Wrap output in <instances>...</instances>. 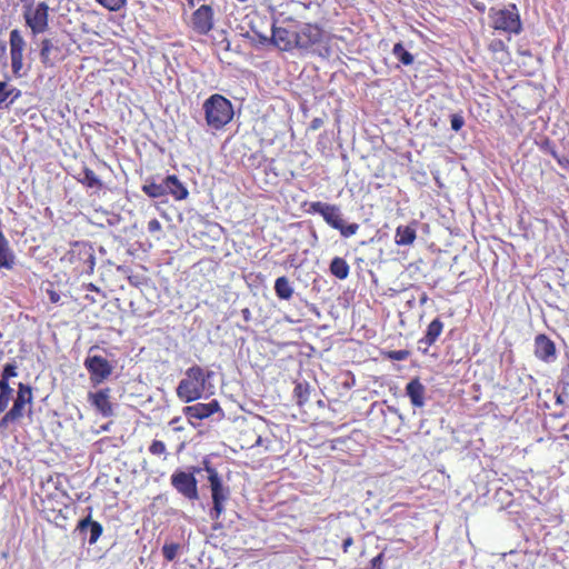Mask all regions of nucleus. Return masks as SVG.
<instances>
[{
    "instance_id": "nucleus-10",
    "label": "nucleus",
    "mask_w": 569,
    "mask_h": 569,
    "mask_svg": "<svg viewBox=\"0 0 569 569\" xmlns=\"http://www.w3.org/2000/svg\"><path fill=\"white\" fill-rule=\"evenodd\" d=\"M297 49L309 50L315 46H319L323 39V31L317 23L298 24L297 29Z\"/></svg>"
},
{
    "instance_id": "nucleus-26",
    "label": "nucleus",
    "mask_w": 569,
    "mask_h": 569,
    "mask_svg": "<svg viewBox=\"0 0 569 569\" xmlns=\"http://www.w3.org/2000/svg\"><path fill=\"white\" fill-rule=\"evenodd\" d=\"M488 50L497 56V60L500 61V63H506L510 60L508 47H506L505 42L500 39L489 41Z\"/></svg>"
},
{
    "instance_id": "nucleus-15",
    "label": "nucleus",
    "mask_w": 569,
    "mask_h": 569,
    "mask_svg": "<svg viewBox=\"0 0 569 569\" xmlns=\"http://www.w3.org/2000/svg\"><path fill=\"white\" fill-rule=\"evenodd\" d=\"M272 44L282 52L296 49V31L284 27H272Z\"/></svg>"
},
{
    "instance_id": "nucleus-6",
    "label": "nucleus",
    "mask_w": 569,
    "mask_h": 569,
    "mask_svg": "<svg viewBox=\"0 0 569 569\" xmlns=\"http://www.w3.org/2000/svg\"><path fill=\"white\" fill-rule=\"evenodd\" d=\"M489 26L495 31L507 34H518L522 31V22H520L519 10L515 4L503 9H489Z\"/></svg>"
},
{
    "instance_id": "nucleus-33",
    "label": "nucleus",
    "mask_w": 569,
    "mask_h": 569,
    "mask_svg": "<svg viewBox=\"0 0 569 569\" xmlns=\"http://www.w3.org/2000/svg\"><path fill=\"white\" fill-rule=\"evenodd\" d=\"M386 359L395 360V361H405L408 357H410V351L407 349L393 350V351H385L382 353Z\"/></svg>"
},
{
    "instance_id": "nucleus-42",
    "label": "nucleus",
    "mask_w": 569,
    "mask_h": 569,
    "mask_svg": "<svg viewBox=\"0 0 569 569\" xmlns=\"http://www.w3.org/2000/svg\"><path fill=\"white\" fill-rule=\"evenodd\" d=\"M48 292L49 302L57 305L59 302V293L53 289L46 290Z\"/></svg>"
},
{
    "instance_id": "nucleus-17",
    "label": "nucleus",
    "mask_w": 569,
    "mask_h": 569,
    "mask_svg": "<svg viewBox=\"0 0 569 569\" xmlns=\"http://www.w3.org/2000/svg\"><path fill=\"white\" fill-rule=\"evenodd\" d=\"M161 184H163L164 189H167V192H169L173 200L181 201L189 194L186 187L180 182L176 174L167 176Z\"/></svg>"
},
{
    "instance_id": "nucleus-51",
    "label": "nucleus",
    "mask_w": 569,
    "mask_h": 569,
    "mask_svg": "<svg viewBox=\"0 0 569 569\" xmlns=\"http://www.w3.org/2000/svg\"><path fill=\"white\" fill-rule=\"evenodd\" d=\"M186 2H188V6H190V7L194 6V0H186Z\"/></svg>"
},
{
    "instance_id": "nucleus-25",
    "label": "nucleus",
    "mask_w": 569,
    "mask_h": 569,
    "mask_svg": "<svg viewBox=\"0 0 569 569\" xmlns=\"http://www.w3.org/2000/svg\"><path fill=\"white\" fill-rule=\"evenodd\" d=\"M78 182L86 187L87 189L101 190L103 189V183L101 180L94 174V172L87 168L82 167L81 174L78 176Z\"/></svg>"
},
{
    "instance_id": "nucleus-41",
    "label": "nucleus",
    "mask_w": 569,
    "mask_h": 569,
    "mask_svg": "<svg viewBox=\"0 0 569 569\" xmlns=\"http://www.w3.org/2000/svg\"><path fill=\"white\" fill-rule=\"evenodd\" d=\"M322 127V118H315L310 120L309 129L310 131H317Z\"/></svg>"
},
{
    "instance_id": "nucleus-54",
    "label": "nucleus",
    "mask_w": 569,
    "mask_h": 569,
    "mask_svg": "<svg viewBox=\"0 0 569 569\" xmlns=\"http://www.w3.org/2000/svg\"><path fill=\"white\" fill-rule=\"evenodd\" d=\"M237 1H239V2H244V1H247V0H237Z\"/></svg>"
},
{
    "instance_id": "nucleus-52",
    "label": "nucleus",
    "mask_w": 569,
    "mask_h": 569,
    "mask_svg": "<svg viewBox=\"0 0 569 569\" xmlns=\"http://www.w3.org/2000/svg\"><path fill=\"white\" fill-rule=\"evenodd\" d=\"M173 431H182V428L181 427H176V428H173Z\"/></svg>"
},
{
    "instance_id": "nucleus-49",
    "label": "nucleus",
    "mask_w": 569,
    "mask_h": 569,
    "mask_svg": "<svg viewBox=\"0 0 569 569\" xmlns=\"http://www.w3.org/2000/svg\"><path fill=\"white\" fill-rule=\"evenodd\" d=\"M549 152H551L552 158H560L559 154H557L555 149L551 148V150H549Z\"/></svg>"
},
{
    "instance_id": "nucleus-9",
    "label": "nucleus",
    "mask_w": 569,
    "mask_h": 569,
    "mask_svg": "<svg viewBox=\"0 0 569 569\" xmlns=\"http://www.w3.org/2000/svg\"><path fill=\"white\" fill-rule=\"evenodd\" d=\"M84 368L90 373V383L93 387L103 383L112 375V365L102 356H88Z\"/></svg>"
},
{
    "instance_id": "nucleus-16",
    "label": "nucleus",
    "mask_w": 569,
    "mask_h": 569,
    "mask_svg": "<svg viewBox=\"0 0 569 569\" xmlns=\"http://www.w3.org/2000/svg\"><path fill=\"white\" fill-rule=\"evenodd\" d=\"M535 357L542 362H551L556 358V345L545 333L535 336Z\"/></svg>"
},
{
    "instance_id": "nucleus-47",
    "label": "nucleus",
    "mask_w": 569,
    "mask_h": 569,
    "mask_svg": "<svg viewBox=\"0 0 569 569\" xmlns=\"http://www.w3.org/2000/svg\"><path fill=\"white\" fill-rule=\"evenodd\" d=\"M263 442L264 440H262L261 436H258V438H256L254 446L262 447L264 445Z\"/></svg>"
},
{
    "instance_id": "nucleus-1",
    "label": "nucleus",
    "mask_w": 569,
    "mask_h": 569,
    "mask_svg": "<svg viewBox=\"0 0 569 569\" xmlns=\"http://www.w3.org/2000/svg\"><path fill=\"white\" fill-rule=\"evenodd\" d=\"M13 389L10 386H0V432L19 421L24 416L26 406L33 402V389L30 385L18 383L16 398L12 399Z\"/></svg>"
},
{
    "instance_id": "nucleus-50",
    "label": "nucleus",
    "mask_w": 569,
    "mask_h": 569,
    "mask_svg": "<svg viewBox=\"0 0 569 569\" xmlns=\"http://www.w3.org/2000/svg\"><path fill=\"white\" fill-rule=\"evenodd\" d=\"M427 299H428V297L426 296V293H425V295H422V297H421V305H423V303L426 302V300H427Z\"/></svg>"
},
{
    "instance_id": "nucleus-2",
    "label": "nucleus",
    "mask_w": 569,
    "mask_h": 569,
    "mask_svg": "<svg viewBox=\"0 0 569 569\" xmlns=\"http://www.w3.org/2000/svg\"><path fill=\"white\" fill-rule=\"evenodd\" d=\"M307 209L306 212L309 214H319L322 220L330 226L331 229L338 230L340 236L343 238H350L356 234L359 229V224L356 222L346 224L343 219L341 218L340 208L336 204L322 202V201H312L306 202Z\"/></svg>"
},
{
    "instance_id": "nucleus-4",
    "label": "nucleus",
    "mask_w": 569,
    "mask_h": 569,
    "mask_svg": "<svg viewBox=\"0 0 569 569\" xmlns=\"http://www.w3.org/2000/svg\"><path fill=\"white\" fill-rule=\"evenodd\" d=\"M203 114H206L207 127L219 131L223 129L232 119V104L226 97L214 93L207 98L202 104Z\"/></svg>"
},
{
    "instance_id": "nucleus-27",
    "label": "nucleus",
    "mask_w": 569,
    "mask_h": 569,
    "mask_svg": "<svg viewBox=\"0 0 569 569\" xmlns=\"http://www.w3.org/2000/svg\"><path fill=\"white\" fill-rule=\"evenodd\" d=\"M273 291L281 300H289L292 298V286H290L289 279L286 276H281L273 282Z\"/></svg>"
},
{
    "instance_id": "nucleus-18",
    "label": "nucleus",
    "mask_w": 569,
    "mask_h": 569,
    "mask_svg": "<svg viewBox=\"0 0 569 569\" xmlns=\"http://www.w3.org/2000/svg\"><path fill=\"white\" fill-rule=\"evenodd\" d=\"M416 224L417 222L413 221L407 226H398L397 230H395V244L398 247H409L413 244L417 238V231L415 230Z\"/></svg>"
},
{
    "instance_id": "nucleus-23",
    "label": "nucleus",
    "mask_w": 569,
    "mask_h": 569,
    "mask_svg": "<svg viewBox=\"0 0 569 569\" xmlns=\"http://www.w3.org/2000/svg\"><path fill=\"white\" fill-rule=\"evenodd\" d=\"M13 266V254L9 247V241L3 236V231H1V221H0V269L11 270Z\"/></svg>"
},
{
    "instance_id": "nucleus-12",
    "label": "nucleus",
    "mask_w": 569,
    "mask_h": 569,
    "mask_svg": "<svg viewBox=\"0 0 569 569\" xmlns=\"http://www.w3.org/2000/svg\"><path fill=\"white\" fill-rule=\"evenodd\" d=\"M191 29L198 36H207L213 29V10L210 4H202L191 13Z\"/></svg>"
},
{
    "instance_id": "nucleus-38",
    "label": "nucleus",
    "mask_w": 569,
    "mask_h": 569,
    "mask_svg": "<svg viewBox=\"0 0 569 569\" xmlns=\"http://www.w3.org/2000/svg\"><path fill=\"white\" fill-rule=\"evenodd\" d=\"M465 126V120L462 119V116L460 114H453L451 116V129L455 132H458L462 129Z\"/></svg>"
},
{
    "instance_id": "nucleus-8",
    "label": "nucleus",
    "mask_w": 569,
    "mask_h": 569,
    "mask_svg": "<svg viewBox=\"0 0 569 569\" xmlns=\"http://www.w3.org/2000/svg\"><path fill=\"white\" fill-rule=\"evenodd\" d=\"M170 486L184 499L190 501L198 500V481L192 472L184 470L173 471L172 476H170Z\"/></svg>"
},
{
    "instance_id": "nucleus-22",
    "label": "nucleus",
    "mask_w": 569,
    "mask_h": 569,
    "mask_svg": "<svg viewBox=\"0 0 569 569\" xmlns=\"http://www.w3.org/2000/svg\"><path fill=\"white\" fill-rule=\"evenodd\" d=\"M59 52L58 47H56L50 39H42L40 41V63L44 66V68H52L54 67V57H52V53Z\"/></svg>"
},
{
    "instance_id": "nucleus-43",
    "label": "nucleus",
    "mask_w": 569,
    "mask_h": 569,
    "mask_svg": "<svg viewBox=\"0 0 569 569\" xmlns=\"http://www.w3.org/2000/svg\"><path fill=\"white\" fill-rule=\"evenodd\" d=\"M353 545V539L351 536L347 537L346 539H343V542H342V552L343 553H347L349 551V548Z\"/></svg>"
},
{
    "instance_id": "nucleus-53",
    "label": "nucleus",
    "mask_w": 569,
    "mask_h": 569,
    "mask_svg": "<svg viewBox=\"0 0 569 569\" xmlns=\"http://www.w3.org/2000/svg\"><path fill=\"white\" fill-rule=\"evenodd\" d=\"M31 0H20V2H30Z\"/></svg>"
},
{
    "instance_id": "nucleus-37",
    "label": "nucleus",
    "mask_w": 569,
    "mask_h": 569,
    "mask_svg": "<svg viewBox=\"0 0 569 569\" xmlns=\"http://www.w3.org/2000/svg\"><path fill=\"white\" fill-rule=\"evenodd\" d=\"M73 248H78L79 254L87 257V261L90 263V268L94 266V257H92L91 250L87 246L80 242H76L73 243Z\"/></svg>"
},
{
    "instance_id": "nucleus-39",
    "label": "nucleus",
    "mask_w": 569,
    "mask_h": 569,
    "mask_svg": "<svg viewBox=\"0 0 569 569\" xmlns=\"http://www.w3.org/2000/svg\"><path fill=\"white\" fill-rule=\"evenodd\" d=\"M161 231V223L157 218L149 220L148 222V232L151 234H156Z\"/></svg>"
},
{
    "instance_id": "nucleus-5",
    "label": "nucleus",
    "mask_w": 569,
    "mask_h": 569,
    "mask_svg": "<svg viewBox=\"0 0 569 569\" xmlns=\"http://www.w3.org/2000/svg\"><path fill=\"white\" fill-rule=\"evenodd\" d=\"M203 470L207 472V481L211 487L212 507L209 510V517L212 521H218L224 513V505L229 499V487L222 482L219 472L208 461H203Z\"/></svg>"
},
{
    "instance_id": "nucleus-48",
    "label": "nucleus",
    "mask_w": 569,
    "mask_h": 569,
    "mask_svg": "<svg viewBox=\"0 0 569 569\" xmlns=\"http://www.w3.org/2000/svg\"><path fill=\"white\" fill-rule=\"evenodd\" d=\"M179 420H180V418H179V417H174V418H172V420H170V422H169V423H170V426H173V425H176V423H179Z\"/></svg>"
},
{
    "instance_id": "nucleus-7",
    "label": "nucleus",
    "mask_w": 569,
    "mask_h": 569,
    "mask_svg": "<svg viewBox=\"0 0 569 569\" xmlns=\"http://www.w3.org/2000/svg\"><path fill=\"white\" fill-rule=\"evenodd\" d=\"M23 6L24 26L33 36L41 34L49 29V4L44 1H20Z\"/></svg>"
},
{
    "instance_id": "nucleus-46",
    "label": "nucleus",
    "mask_w": 569,
    "mask_h": 569,
    "mask_svg": "<svg viewBox=\"0 0 569 569\" xmlns=\"http://www.w3.org/2000/svg\"><path fill=\"white\" fill-rule=\"evenodd\" d=\"M87 290L91 292H98V288L94 286V283H87Z\"/></svg>"
},
{
    "instance_id": "nucleus-31",
    "label": "nucleus",
    "mask_w": 569,
    "mask_h": 569,
    "mask_svg": "<svg viewBox=\"0 0 569 569\" xmlns=\"http://www.w3.org/2000/svg\"><path fill=\"white\" fill-rule=\"evenodd\" d=\"M14 377H17L16 362L3 365L2 372H0V387H10L9 381Z\"/></svg>"
},
{
    "instance_id": "nucleus-30",
    "label": "nucleus",
    "mask_w": 569,
    "mask_h": 569,
    "mask_svg": "<svg viewBox=\"0 0 569 569\" xmlns=\"http://www.w3.org/2000/svg\"><path fill=\"white\" fill-rule=\"evenodd\" d=\"M393 57L397 58L402 66H411L413 63V56L405 49L403 43L397 42L393 44V50H391Z\"/></svg>"
},
{
    "instance_id": "nucleus-20",
    "label": "nucleus",
    "mask_w": 569,
    "mask_h": 569,
    "mask_svg": "<svg viewBox=\"0 0 569 569\" xmlns=\"http://www.w3.org/2000/svg\"><path fill=\"white\" fill-rule=\"evenodd\" d=\"M442 331L443 322L440 320V318L431 320L430 325L427 327V331H425V336H422L421 340H419V343L430 348L438 340Z\"/></svg>"
},
{
    "instance_id": "nucleus-21",
    "label": "nucleus",
    "mask_w": 569,
    "mask_h": 569,
    "mask_svg": "<svg viewBox=\"0 0 569 569\" xmlns=\"http://www.w3.org/2000/svg\"><path fill=\"white\" fill-rule=\"evenodd\" d=\"M86 529H90V539H88V543L94 545L98 539H100L101 533H103V527H101L100 522L97 520H92L90 516L79 520L78 530L83 531Z\"/></svg>"
},
{
    "instance_id": "nucleus-34",
    "label": "nucleus",
    "mask_w": 569,
    "mask_h": 569,
    "mask_svg": "<svg viewBox=\"0 0 569 569\" xmlns=\"http://www.w3.org/2000/svg\"><path fill=\"white\" fill-rule=\"evenodd\" d=\"M97 3L109 11H119L124 8L126 0H97Z\"/></svg>"
},
{
    "instance_id": "nucleus-32",
    "label": "nucleus",
    "mask_w": 569,
    "mask_h": 569,
    "mask_svg": "<svg viewBox=\"0 0 569 569\" xmlns=\"http://www.w3.org/2000/svg\"><path fill=\"white\" fill-rule=\"evenodd\" d=\"M179 549L180 546L177 542L164 543L163 547H161V555H163V558L167 560V562H171L174 560V558H177Z\"/></svg>"
},
{
    "instance_id": "nucleus-44",
    "label": "nucleus",
    "mask_w": 569,
    "mask_h": 569,
    "mask_svg": "<svg viewBox=\"0 0 569 569\" xmlns=\"http://www.w3.org/2000/svg\"><path fill=\"white\" fill-rule=\"evenodd\" d=\"M556 161H558L559 167L569 169V159L567 157H556Z\"/></svg>"
},
{
    "instance_id": "nucleus-35",
    "label": "nucleus",
    "mask_w": 569,
    "mask_h": 569,
    "mask_svg": "<svg viewBox=\"0 0 569 569\" xmlns=\"http://www.w3.org/2000/svg\"><path fill=\"white\" fill-rule=\"evenodd\" d=\"M148 450H149V455L154 456V457H161L166 453L164 442H162L161 440H153V442H151V445H149Z\"/></svg>"
},
{
    "instance_id": "nucleus-19",
    "label": "nucleus",
    "mask_w": 569,
    "mask_h": 569,
    "mask_svg": "<svg viewBox=\"0 0 569 569\" xmlns=\"http://www.w3.org/2000/svg\"><path fill=\"white\" fill-rule=\"evenodd\" d=\"M426 392V388H423L419 378H415L409 381L406 386V395L410 399V405L422 408L423 406V393Z\"/></svg>"
},
{
    "instance_id": "nucleus-14",
    "label": "nucleus",
    "mask_w": 569,
    "mask_h": 569,
    "mask_svg": "<svg viewBox=\"0 0 569 569\" xmlns=\"http://www.w3.org/2000/svg\"><path fill=\"white\" fill-rule=\"evenodd\" d=\"M217 412H222V409H220L219 401L216 399H212V401L208 403L197 402L182 409V413H184L186 418L197 420L208 419Z\"/></svg>"
},
{
    "instance_id": "nucleus-3",
    "label": "nucleus",
    "mask_w": 569,
    "mask_h": 569,
    "mask_svg": "<svg viewBox=\"0 0 569 569\" xmlns=\"http://www.w3.org/2000/svg\"><path fill=\"white\" fill-rule=\"evenodd\" d=\"M209 378L210 372H206L198 365L186 369L184 378L179 381L178 388H176L179 400L190 403L201 399L204 392V383Z\"/></svg>"
},
{
    "instance_id": "nucleus-36",
    "label": "nucleus",
    "mask_w": 569,
    "mask_h": 569,
    "mask_svg": "<svg viewBox=\"0 0 569 569\" xmlns=\"http://www.w3.org/2000/svg\"><path fill=\"white\" fill-rule=\"evenodd\" d=\"M295 397H297L298 399V405H303L305 402H307V399H308V388L307 386L302 385V383H297V386H295Z\"/></svg>"
},
{
    "instance_id": "nucleus-13",
    "label": "nucleus",
    "mask_w": 569,
    "mask_h": 569,
    "mask_svg": "<svg viewBox=\"0 0 569 569\" xmlns=\"http://www.w3.org/2000/svg\"><path fill=\"white\" fill-rule=\"evenodd\" d=\"M88 402L94 408V411L104 418L113 416V403L110 399V388H102L88 392Z\"/></svg>"
},
{
    "instance_id": "nucleus-40",
    "label": "nucleus",
    "mask_w": 569,
    "mask_h": 569,
    "mask_svg": "<svg viewBox=\"0 0 569 569\" xmlns=\"http://www.w3.org/2000/svg\"><path fill=\"white\" fill-rule=\"evenodd\" d=\"M383 562V553L380 552L372 560H370L369 569H381V563Z\"/></svg>"
},
{
    "instance_id": "nucleus-45",
    "label": "nucleus",
    "mask_w": 569,
    "mask_h": 569,
    "mask_svg": "<svg viewBox=\"0 0 569 569\" xmlns=\"http://www.w3.org/2000/svg\"><path fill=\"white\" fill-rule=\"evenodd\" d=\"M240 316H242V319H244L246 322H249L252 318V313L250 312L249 308L242 309V311H240Z\"/></svg>"
},
{
    "instance_id": "nucleus-29",
    "label": "nucleus",
    "mask_w": 569,
    "mask_h": 569,
    "mask_svg": "<svg viewBox=\"0 0 569 569\" xmlns=\"http://www.w3.org/2000/svg\"><path fill=\"white\" fill-rule=\"evenodd\" d=\"M142 192L152 199H160L168 194L164 186L154 181L144 183V186H142Z\"/></svg>"
},
{
    "instance_id": "nucleus-11",
    "label": "nucleus",
    "mask_w": 569,
    "mask_h": 569,
    "mask_svg": "<svg viewBox=\"0 0 569 569\" xmlns=\"http://www.w3.org/2000/svg\"><path fill=\"white\" fill-rule=\"evenodd\" d=\"M26 41L18 29L9 32V56H11V71L14 77H21L22 60H24Z\"/></svg>"
},
{
    "instance_id": "nucleus-24",
    "label": "nucleus",
    "mask_w": 569,
    "mask_h": 569,
    "mask_svg": "<svg viewBox=\"0 0 569 569\" xmlns=\"http://www.w3.org/2000/svg\"><path fill=\"white\" fill-rule=\"evenodd\" d=\"M20 97L21 91L19 89L9 86L6 81H0V109L2 104L9 108Z\"/></svg>"
},
{
    "instance_id": "nucleus-28",
    "label": "nucleus",
    "mask_w": 569,
    "mask_h": 569,
    "mask_svg": "<svg viewBox=\"0 0 569 569\" xmlns=\"http://www.w3.org/2000/svg\"><path fill=\"white\" fill-rule=\"evenodd\" d=\"M330 273L339 280H345L349 277V264L345 259L336 257L331 259Z\"/></svg>"
}]
</instances>
